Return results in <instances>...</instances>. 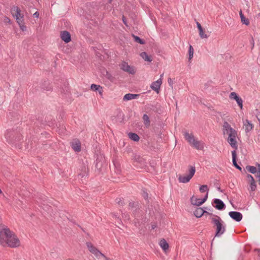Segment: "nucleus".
Listing matches in <instances>:
<instances>
[{
    "instance_id": "6",
    "label": "nucleus",
    "mask_w": 260,
    "mask_h": 260,
    "mask_svg": "<svg viewBox=\"0 0 260 260\" xmlns=\"http://www.w3.org/2000/svg\"><path fill=\"white\" fill-rule=\"evenodd\" d=\"M137 165L135 166L136 169L138 171H145L146 172H152V171H155V166L154 165H156V164H152L153 165H151L152 164H137Z\"/></svg>"
},
{
    "instance_id": "41",
    "label": "nucleus",
    "mask_w": 260,
    "mask_h": 260,
    "mask_svg": "<svg viewBox=\"0 0 260 260\" xmlns=\"http://www.w3.org/2000/svg\"><path fill=\"white\" fill-rule=\"evenodd\" d=\"M115 201L119 206H123L125 204L123 198H116Z\"/></svg>"
},
{
    "instance_id": "25",
    "label": "nucleus",
    "mask_w": 260,
    "mask_h": 260,
    "mask_svg": "<svg viewBox=\"0 0 260 260\" xmlns=\"http://www.w3.org/2000/svg\"><path fill=\"white\" fill-rule=\"evenodd\" d=\"M104 165L107 166V164H95V171L97 172L98 174L103 173L105 171V167Z\"/></svg>"
},
{
    "instance_id": "32",
    "label": "nucleus",
    "mask_w": 260,
    "mask_h": 260,
    "mask_svg": "<svg viewBox=\"0 0 260 260\" xmlns=\"http://www.w3.org/2000/svg\"><path fill=\"white\" fill-rule=\"evenodd\" d=\"M128 135L129 138L135 142H138L140 140V137L136 133L131 132Z\"/></svg>"
},
{
    "instance_id": "4",
    "label": "nucleus",
    "mask_w": 260,
    "mask_h": 260,
    "mask_svg": "<svg viewBox=\"0 0 260 260\" xmlns=\"http://www.w3.org/2000/svg\"><path fill=\"white\" fill-rule=\"evenodd\" d=\"M187 172H188V174L182 176L181 175H180L178 178V180L180 182L186 183L190 180V179L192 178V177L194 176L195 172H196V167L194 166L191 165H188L187 166Z\"/></svg>"
},
{
    "instance_id": "28",
    "label": "nucleus",
    "mask_w": 260,
    "mask_h": 260,
    "mask_svg": "<svg viewBox=\"0 0 260 260\" xmlns=\"http://www.w3.org/2000/svg\"><path fill=\"white\" fill-rule=\"evenodd\" d=\"M90 89L94 91H99L100 94H102L103 89L102 87L99 85L92 84L90 86Z\"/></svg>"
},
{
    "instance_id": "9",
    "label": "nucleus",
    "mask_w": 260,
    "mask_h": 260,
    "mask_svg": "<svg viewBox=\"0 0 260 260\" xmlns=\"http://www.w3.org/2000/svg\"><path fill=\"white\" fill-rule=\"evenodd\" d=\"M213 206L218 210H222L225 208V205L222 201L219 199H215L212 202Z\"/></svg>"
},
{
    "instance_id": "63",
    "label": "nucleus",
    "mask_w": 260,
    "mask_h": 260,
    "mask_svg": "<svg viewBox=\"0 0 260 260\" xmlns=\"http://www.w3.org/2000/svg\"><path fill=\"white\" fill-rule=\"evenodd\" d=\"M2 193V191L1 190V189H0V194H1Z\"/></svg>"
},
{
    "instance_id": "58",
    "label": "nucleus",
    "mask_w": 260,
    "mask_h": 260,
    "mask_svg": "<svg viewBox=\"0 0 260 260\" xmlns=\"http://www.w3.org/2000/svg\"><path fill=\"white\" fill-rule=\"evenodd\" d=\"M255 176H256V177L259 178V179H258V184H259V185H260V176H258V175H256Z\"/></svg>"
},
{
    "instance_id": "23",
    "label": "nucleus",
    "mask_w": 260,
    "mask_h": 260,
    "mask_svg": "<svg viewBox=\"0 0 260 260\" xmlns=\"http://www.w3.org/2000/svg\"><path fill=\"white\" fill-rule=\"evenodd\" d=\"M71 146L75 152H79L81 151V142L78 140L75 142H72Z\"/></svg>"
},
{
    "instance_id": "18",
    "label": "nucleus",
    "mask_w": 260,
    "mask_h": 260,
    "mask_svg": "<svg viewBox=\"0 0 260 260\" xmlns=\"http://www.w3.org/2000/svg\"><path fill=\"white\" fill-rule=\"evenodd\" d=\"M79 170L80 172L79 175L81 177H84L85 176H87L88 175V173L89 172L88 167L85 164H82Z\"/></svg>"
},
{
    "instance_id": "52",
    "label": "nucleus",
    "mask_w": 260,
    "mask_h": 260,
    "mask_svg": "<svg viewBox=\"0 0 260 260\" xmlns=\"http://www.w3.org/2000/svg\"><path fill=\"white\" fill-rule=\"evenodd\" d=\"M168 82L169 83V84L170 85V86H172V84H173V81L171 79V78H169L168 79Z\"/></svg>"
},
{
    "instance_id": "38",
    "label": "nucleus",
    "mask_w": 260,
    "mask_h": 260,
    "mask_svg": "<svg viewBox=\"0 0 260 260\" xmlns=\"http://www.w3.org/2000/svg\"><path fill=\"white\" fill-rule=\"evenodd\" d=\"M142 195L143 197L144 198V199L146 201H147L148 202H149V200H148L149 195L147 191V189L146 188H144L142 189Z\"/></svg>"
},
{
    "instance_id": "8",
    "label": "nucleus",
    "mask_w": 260,
    "mask_h": 260,
    "mask_svg": "<svg viewBox=\"0 0 260 260\" xmlns=\"http://www.w3.org/2000/svg\"><path fill=\"white\" fill-rule=\"evenodd\" d=\"M139 202H131L129 203V204H128V206L130 208L132 209V208H136V210L134 211L133 212V215H134V216L135 217V224H137V223H138L139 224V219H138V217H139L138 216V213H139L140 210V209L139 208ZM141 212H142V211H141Z\"/></svg>"
},
{
    "instance_id": "30",
    "label": "nucleus",
    "mask_w": 260,
    "mask_h": 260,
    "mask_svg": "<svg viewBox=\"0 0 260 260\" xmlns=\"http://www.w3.org/2000/svg\"><path fill=\"white\" fill-rule=\"evenodd\" d=\"M239 15L241 19V21L242 23V24H245L246 25H248L249 24V21L248 19L245 18L244 14L242 13V10H240V11L239 12Z\"/></svg>"
},
{
    "instance_id": "49",
    "label": "nucleus",
    "mask_w": 260,
    "mask_h": 260,
    "mask_svg": "<svg viewBox=\"0 0 260 260\" xmlns=\"http://www.w3.org/2000/svg\"><path fill=\"white\" fill-rule=\"evenodd\" d=\"M249 41H250V44L252 46V48H253L254 46V39L252 36H250V39Z\"/></svg>"
},
{
    "instance_id": "44",
    "label": "nucleus",
    "mask_w": 260,
    "mask_h": 260,
    "mask_svg": "<svg viewBox=\"0 0 260 260\" xmlns=\"http://www.w3.org/2000/svg\"><path fill=\"white\" fill-rule=\"evenodd\" d=\"M18 24L22 31H24L26 30V26L25 25V23L24 21H21Z\"/></svg>"
},
{
    "instance_id": "3",
    "label": "nucleus",
    "mask_w": 260,
    "mask_h": 260,
    "mask_svg": "<svg viewBox=\"0 0 260 260\" xmlns=\"http://www.w3.org/2000/svg\"><path fill=\"white\" fill-rule=\"evenodd\" d=\"M5 138L8 143L15 144L22 139V136L17 129H8L5 133Z\"/></svg>"
},
{
    "instance_id": "54",
    "label": "nucleus",
    "mask_w": 260,
    "mask_h": 260,
    "mask_svg": "<svg viewBox=\"0 0 260 260\" xmlns=\"http://www.w3.org/2000/svg\"><path fill=\"white\" fill-rule=\"evenodd\" d=\"M157 227V224L155 223H153L151 224V229H154Z\"/></svg>"
},
{
    "instance_id": "51",
    "label": "nucleus",
    "mask_w": 260,
    "mask_h": 260,
    "mask_svg": "<svg viewBox=\"0 0 260 260\" xmlns=\"http://www.w3.org/2000/svg\"><path fill=\"white\" fill-rule=\"evenodd\" d=\"M122 21L123 22V23L126 25V26H127V23H126V18L124 17V16H122Z\"/></svg>"
},
{
    "instance_id": "55",
    "label": "nucleus",
    "mask_w": 260,
    "mask_h": 260,
    "mask_svg": "<svg viewBox=\"0 0 260 260\" xmlns=\"http://www.w3.org/2000/svg\"><path fill=\"white\" fill-rule=\"evenodd\" d=\"M33 16H34L35 17H36V18H38V17H39V12H38V11L36 12L34 14Z\"/></svg>"
},
{
    "instance_id": "13",
    "label": "nucleus",
    "mask_w": 260,
    "mask_h": 260,
    "mask_svg": "<svg viewBox=\"0 0 260 260\" xmlns=\"http://www.w3.org/2000/svg\"><path fill=\"white\" fill-rule=\"evenodd\" d=\"M109 167L112 173L120 174L122 172L120 164H109Z\"/></svg>"
},
{
    "instance_id": "10",
    "label": "nucleus",
    "mask_w": 260,
    "mask_h": 260,
    "mask_svg": "<svg viewBox=\"0 0 260 260\" xmlns=\"http://www.w3.org/2000/svg\"><path fill=\"white\" fill-rule=\"evenodd\" d=\"M162 75L163 74L161 75L160 78L157 81L153 82L150 85L151 88L155 91L157 93H159L160 90V87L162 84V79L161 78L162 77Z\"/></svg>"
},
{
    "instance_id": "17",
    "label": "nucleus",
    "mask_w": 260,
    "mask_h": 260,
    "mask_svg": "<svg viewBox=\"0 0 260 260\" xmlns=\"http://www.w3.org/2000/svg\"><path fill=\"white\" fill-rule=\"evenodd\" d=\"M208 213H210L204 210L201 207L197 208V209L193 212V214L197 218H200V217H202L204 214L208 215Z\"/></svg>"
},
{
    "instance_id": "47",
    "label": "nucleus",
    "mask_w": 260,
    "mask_h": 260,
    "mask_svg": "<svg viewBox=\"0 0 260 260\" xmlns=\"http://www.w3.org/2000/svg\"><path fill=\"white\" fill-rule=\"evenodd\" d=\"M215 186L217 188V190L220 192H223V190H222L219 186V184L218 183V181L216 180V182L214 183Z\"/></svg>"
},
{
    "instance_id": "31",
    "label": "nucleus",
    "mask_w": 260,
    "mask_h": 260,
    "mask_svg": "<svg viewBox=\"0 0 260 260\" xmlns=\"http://www.w3.org/2000/svg\"><path fill=\"white\" fill-rule=\"evenodd\" d=\"M140 56L144 59V60L148 62H151L152 58L151 56L148 55L146 52H143L140 54Z\"/></svg>"
},
{
    "instance_id": "7",
    "label": "nucleus",
    "mask_w": 260,
    "mask_h": 260,
    "mask_svg": "<svg viewBox=\"0 0 260 260\" xmlns=\"http://www.w3.org/2000/svg\"><path fill=\"white\" fill-rule=\"evenodd\" d=\"M86 245L90 252L95 255L96 257L101 256L105 258L106 260H109V258L106 257L103 253L100 252L91 242H87Z\"/></svg>"
},
{
    "instance_id": "1",
    "label": "nucleus",
    "mask_w": 260,
    "mask_h": 260,
    "mask_svg": "<svg viewBox=\"0 0 260 260\" xmlns=\"http://www.w3.org/2000/svg\"><path fill=\"white\" fill-rule=\"evenodd\" d=\"M0 244L12 248L18 247L20 245V242L15 234L11 231L7 226L0 224Z\"/></svg>"
},
{
    "instance_id": "37",
    "label": "nucleus",
    "mask_w": 260,
    "mask_h": 260,
    "mask_svg": "<svg viewBox=\"0 0 260 260\" xmlns=\"http://www.w3.org/2000/svg\"><path fill=\"white\" fill-rule=\"evenodd\" d=\"M134 158L135 161L137 162H143L145 161V159L139 155L135 154Z\"/></svg>"
},
{
    "instance_id": "40",
    "label": "nucleus",
    "mask_w": 260,
    "mask_h": 260,
    "mask_svg": "<svg viewBox=\"0 0 260 260\" xmlns=\"http://www.w3.org/2000/svg\"><path fill=\"white\" fill-rule=\"evenodd\" d=\"M188 54H189V57L188 59L190 60L193 57V48L191 45H189V49H188Z\"/></svg>"
},
{
    "instance_id": "50",
    "label": "nucleus",
    "mask_w": 260,
    "mask_h": 260,
    "mask_svg": "<svg viewBox=\"0 0 260 260\" xmlns=\"http://www.w3.org/2000/svg\"><path fill=\"white\" fill-rule=\"evenodd\" d=\"M256 168L257 171V174L258 176H260V164H256Z\"/></svg>"
},
{
    "instance_id": "11",
    "label": "nucleus",
    "mask_w": 260,
    "mask_h": 260,
    "mask_svg": "<svg viewBox=\"0 0 260 260\" xmlns=\"http://www.w3.org/2000/svg\"><path fill=\"white\" fill-rule=\"evenodd\" d=\"M120 68L123 71L134 75L136 73V71L134 69L133 67H131L128 64V63L125 61H123L122 63L121 64Z\"/></svg>"
},
{
    "instance_id": "42",
    "label": "nucleus",
    "mask_w": 260,
    "mask_h": 260,
    "mask_svg": "<svg viewBox=\"0 0 260 260\" xmlns=\"http://www.w3.org/2000/svg\"><path fill=\"white\" fill-rule=\"evenodd\" d=\"M15 10V16L16 18L20 17V14L21 13V10L18 7H16L15 8L14 11Z\"/></svg>"
},
{
    "instance_id": "5",
    "label": "nucleus",
    "mask_w": 260,
    "mask_h": 260,
    "mask_svg": "<svg viewBox=\"0 0 260 260\" xmlns=\"http://www.w3.org/2000/svg\"><path fill=\"white\" fill-rule=\"evenodd\" d=\"M227 135H228L227 141L233 148L237 149L238 148V144L236 140V137H237V131L234 130V131L227 134Z\"/></svg>"
},
{
    "instance_id": "21",
    "label": "nucleus",
    "mask_w": 260,
    "mask_h": 260,
    "mask_svg": "<svg viewBox=\"0 0 260 260\" xmlns=\"http://www.w3.org/2000/svg\"><path fill=\"white\" fill-rule=\"evenodd\" d=\"M223 133L225 134L226 132V134H227L230 132H232L235 129L232 128L231 125L227 121H225L223 124Z\"/></svg>"
},
{
    "instance_id": "15",
    "label": "nucleus",
    "mask_w": 260,
    "mask_h": 260,
    "mask_svg": "<svg viewBox=\"0 0 260 260\" xmlns=\"http://www.w3.org/2000/svg\"><path fill=\"white\" fill-rule=\"evenodd\" d=\"M229 215L231 218L237 222L240 221L243 217L242 214L237 211H230L229 213Z\"/></svg>"
},
{
    "instance_id": "45",
    "label": "nucleus",
    "mask_w": 260,
    "mask_h": 260,
    "mask_svg": "<svg viewBox=\"0 0 260 260\" xmlns=\"http://www.w3.org/2000/svg\"><path fill=\"white\" fill-rule=\"evenodd\" d=\"M98 157L96 159V162H102L105 161V157L104 156H103L102 154H100V155H98Z\"/></svg>"
},
{
    "instance_id": "39",
    "label": "nucleus",
    "mask_w": 260,
    "mask_h": 260,
    "mask_svg": "<svg viewBox=\"0 0 260 260\" xmlns=\"http://www.w3.org/2000/svg\"><path fill=\"white\" fill-rule=\"evenodd\" d=\"M105 77L111 81H113L114 78L113 76L107 71H106V73L104 74Z\"/></svg>"
},
{
    "instance_id": "22",
    "label": "nucleus",
    "mask_w": 260,
    "mask_h": 260,
    "mask_svg": "<svg viewBox=\"0 0 260 260\" xmlns=\"http://www.w3.org/2000/svg\"><path fill=\"white\" fill-rule=\"evenodd\" d=\"M197 26L199 29V35L202 39L207 38L208 36L204 32V29L202 27L201 24L199 22H197Z\"/></svg>"
},
{
    "instance_id": "64",
    "label": "nucleus",
    "mask_w": 260,
    "mask_h": 260,
    "mask_svg": "<svg viewBox=\"0 0 260 260\" xmlns=\"http://www.w3.org/2000/svg\"><path fill=\"white\" fill-rule=\"evenodd\" d=\"M67 260H70V259H67Z\"/></svg>"
},
{
    "instance_id": "57",
    "label": "nucleus",
    "mask_w": 260,
    "mask_h": 260,
    "mask_svg": "<svg viewBox=\"0 0 260 260\" xmlns=\"http://www.w3.org/2000/svg\"><path fill=\"white\" fill-rule=\"evenodd\" d=\"M255 251H257L258 254V256L259 257V260H260V249H256L255 250Z\"/></svg>"
},
{
    "instance_id": "35",
    "label": "nucleus",
    "mask_w": 260,
    "mask_h": 260,
    "mask_svg": "<svg viewBox=\"0 0 260 260\" xmlns=\"http://www.w3.org/2000/svg\"><path fill=\"white\" fill-rule=\"evenodd\" d=\"M133 37L134 38V40L136 42L139 43L141 45H144L145 44L144 40L141 39L139 37L133 35Z\"/></svg>"
},
{
    "instance_id": "59",
    "label": "nucleus",
    "mask_w": 260,
    "mask_h": 260,
    "mask_svg": "<svg viewBox=\"0 0 260 260\" xmlns=\"http://www.w3.org/2000/svg\"><path fill=\"white\" fill-rule=\"evenodd\" d=\"M23 17H24V15L20 13V18L23 19Z\"/></svg>"
},
{
    "instance_id": "48",
    "label": "nucleus",
    "mask_w": 260,
    "mask_h": 260,
    "mask_svg": "<svg viewBox=\"0 0 260 260\" xmlns=\"http://www.w3.org/2000/svg\"><path fill=\"white\" fill-rule=\"evenodd\" d=\"M232 165L235 167L236 169L242 172V167L238 164H232Z\"/></svg>"
},
{
    "instance_id": "56",
    "label": "nucleus",
    "mask_w": 260,
    "mask_h": 260,
    "mask_svg": "<svg viewBox=\"0 0 260 260\" xmlns=\"http://www.w3.org/2000/svg\"><path fill=\"white\" fill-rule=\"evenodd\" d=\"M247 177L249 179V180H252V178H254L253 177V176L250 175V174H247Z\"/></svg>"
},
{
    "instance_id": "26",
    "label": "nucleus",
    "mask_w": 260,
    "mask_h": 260,
    "mask_svg": "<svg viewBox=\"0 0 260 260\" xmlns=\"http://www.w3.org/2000/svg\"><path fill=\"white\" fill-rule=\"evenodd\" d=\"M159 245L164 251H166L169 249V244L167 241L162 238L159 241Z\"/></svg>"
},
{
    "instance_id": "33",
    "label": "nucleus",
    "mask_w": 260,
    "mask_h": 260,
    "mask_svg": "<svg viewBox=\"0 0 260 260\" xmlns=\"http://www.w3.org/2000/svg\"><path fill=\"white\" fill-rule=\"evenodd\" d=\"M246 169L248 172L251 174H255L257 173V168L256 167L252 166H247L246 167Z\"/></svg>"
},
{
    "instance_id": "27",
    "label": "nucleus",
    "mask_w": 260,
    "mask_h": 260,
    "mask_svg": "<svg viewBox=\"0 0 260 260\" xmlns=\"http://www.w3.org/2000/svg\"><path fill=\"white\" fill-rule=\"evenodd\" d=\"M191 145L198 150H202L204 148L203 144L197 140H195Z\"/></svg>"
},
{
    "instance_id": "61",
    "label": "nucleus",
    "mask_w": 260,
    "mask_h": 260,
    "mask_svg": "<svg viewBox=\"0 0 260 260\" xmlns=\"http://www.w3.org/2000/svg\"><path fill=\"white\" fill-rule=\"evenodd\" d=\"M65 88H66V91H68V88H68V86H66V87H65Z\"/></svg>"
},
{
    "instance_id": "43",
    "label": "nucleus",
    "mask_w": 260,
    "mask_h": 260,
    "mask_svg": "<svg viewBox=\"0 0 260 260\" xmlns=\"http://www.w3.org/2000/svg\"><path fill=\"white\" fill-rule=\"evenodd\" d=\"M236 150L235 149L232 152V162H237V154Z\"/></svg>"
},
{
    "instance_id": "36",
    "label": "nucleus",
    "mask_w": 260,
    "mask_h": 260,
    "mask_svg": "<svg viewBox=\"0 0 260 260\" xmlns=\"http://www.w3.org/2000/svg\"><path fill=\"white\" fill-rule=\"evenodd\" d=\"M42 88L46 91H50L51 89V87L49 86V83L46 81H44L42 85Z\"/></svg>"
},
{
    "instance_id": "46",
    "label": "nucleus",
    "mask_w": 260,
    "mask_h": 260,
    "mask_svg": "<svg viewBox=\"0 0 260 260\" xmlns=\"http://www.w3.org/2000/svg\"><path fill=\"white\" fill-rule=\"evenodd\" d=\"M200 191L201 192H204L206 191H208V186L207 185H201L200 187Z\"/></svg>"
},
{
    "instance_id": "34",
    "label": "nucleus",
    "mask_w": 260,
    "mask_h": 260,
    "mask_svg": "<svg viewBox=\"0 0 260 260\" xmlns=\"http://www.w3.org/2000/svg\"><path fill=\"white\" fill-rule=\"evenodd\" d=\"M250 188L252 191H255L256 189V184L254 178L252 180H249Z\"/></svg>"
},
{
    "instance_id": "19",
    "label": "nucleus",
    "mask_w": 260,
    "mask_h": 260,
    "mask_svg": "<svg viewBox=\"0 0 260 260\" xmlns=\"http://www.w3.org/2000/svg\"><path fill=\"white\" fill-rule=\"evenodd\" d=\"M243 124L246 133H249L254 127L253 124L248 119H246L245 121H244Z\"/></svg>"
},
{
    "instance_id": "60",
    "label": "nucleus",
    "mask_w": 260,
    "mask_h": 260,
    "mask_svg": "<svg viewBox=\"0 0 260 260\" xmlns=\"http://www.w3.org/2000/svg\"><path fill=\"white\" fill-rule=\"evenodd\" d=\"M78 226L79 228H80L81 229V230H82L83 231L85 232V231H84V230H83V228H82L80 225H78Z\"/></svg>"
},
{
    "instance_id": "29",
    "label": "nucleus",
    "mask_w": 260,
    "mask_h": 260,
    "mask_svg": "<svg viewBox=\"0 0 260 260\" xmlns=\"http://www.w3.org/2000/svg\"><path fill=\"white\" fill-rule=\"evenodd\" d=\"M143 122L146 127L148 128L150 125L149 117L146 114H144L142 117Z\"/></svg>"
},
{
    "instance_id": "53",
    "label": "nucleus",
    "mask_w": 260,
    "mask_h": 260,
    "mask_svg": "<svg viewBox=\"0 0 260 260\" xmlns=\"http://www.w3.org/2000/svg\"><path fill=\"white\" fill-rule=\"evenodd\" d=\"M16 19L18 24H19V23H20L21 21H24V19L20 18V17L16 18Z\"/></svg>"
},
{
    "instance_id": "2",
    "label": "nucleus",
    "mask_w": 260,
    "mask_h": 260,
    "mask_svg": "<svg viewBox=\"0 0 260 260\" xmlns=\"http://www.w3.org/2000/svg\"><path fill=\"white\" fill-rule=\"evenodd\" d=\"M208 215L211 217V223L216 226L215 237L220 236L225 231V228L223 224V221L217 215L213 214V213H208Z\"/></svg>"
},
{
    "instance_id": "62",
    "label": "nucleus",
    "mask_w": 260,
    "mask_h": 260,
    "mask_svg": "<svg viewBox=\"0 0 260 260\" xmlns=\"http://www.w3.org/2000/svg\"><path fill=\"white\" fill-rule=\"evenodd\" d=\"M63 91H64V89H62V90H60V92H61V93H62Z\"/></svg>"
},
{
    "instance_id": "24",
    "label": "nucleus",
    "mask_w": 260,
    "mask_h": 260,
    "mask_svg": "<svg viewBox=\"0 0 260 260\" xmlns=\"http://www.w3.org/2000/svg\"><path fill=\"white\" fill-rule=\"evenodd\" d=\"M139 94L127 93L124 95L123 98V101H129L133 99H136L139 97Z\"/></svg>"
},
{
    "instance_id": "16",
    "label": "nucleus",
    "mask_w": 260,
    "mask_h": 260,
    "mask_svg": "<svg viewBox=\"0 0 260 260\" xmlns=\"http://www.w3.org/2000/svg\"><path fill=\"white\" fill-rule=\"evenodd\" d=\"M60 38L66 43H69L71 41V34L67 30L61 32Z\"/></svg>"
},
{
    "instance_id": "14",
    "label": "nucleus",
    "mask_w": 260,
    "mask_h": 260,
    "mask_svg": "<svg viewBox=\"0 0 260 260\" xmlns=\"http://www.w3.org/2000/svg\"><path fill=\"white\" fill-rule=\"evenodd\" d=\"M193 198H194V196H192L190 199V201H191V204H192L193 205H196L197 206H200L202 205L203 204H204L207 200L208 193H207L205 195V196L202 199L196 198L195 202H193Z\"/></svg>"
},
{
    "instance_id": "20",
    "label": "nucleus",
    "mask_w": 260,
    "mask_h": 260,
    "mask_svg": "<svg viewBox=\"0 0 260 260\" xmlns=\"http://www.w3.org/2000/svg\"><path fill=\"white\" fill-rule=\"evenodd\" d=\"M183 133L184 138L191 145L196 140L193 135L192 134H189L186 131H184Z\"/></svg>"
},
{
    "instance_id": "12",
    "label": "nucleus",
    "mask_w": 260,
    "mask_h": 260,
    "mask_svg": "<svg viewBox=\"0 0 260 260\" xmlns=\"http://www.w3.org/2000/svg\"><path fill=\"white\" fill-rule=\"evenodd\" d=\"M230 98L236 101L241 110L243 109V100L237 93L235 92H231L230 94Z\"/></svg>"
}]
</instances>
